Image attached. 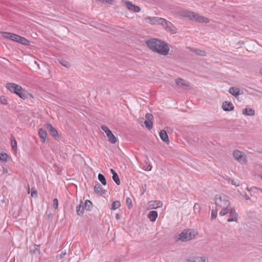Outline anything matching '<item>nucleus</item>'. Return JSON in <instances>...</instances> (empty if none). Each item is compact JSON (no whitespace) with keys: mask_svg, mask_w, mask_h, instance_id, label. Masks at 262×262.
Masks as SVG:
<instances>
[{"mask_svg":"<svg viewBox=\"0 0 262 262\" xmlns=\"http://www.w3.org/2000/svg\"><path fill=\"white\" fill-rule=\"evenodd\" d=\"M146 43L148 47L153 51L162 55H166L169 51V48L167 44L157 39L154 38L148 40Z\"/></svg>","mask_w":262,"mask_h":262,"instance_id":"1","label":"nucleus"},{"mask_svg":"<svg viewBox=\"0 0 262 262\" xmlns=\"http://www.w3.org/2000/svg\"><path fill=\"white\" fill-rule=\"evenodd\" d=\"M215 204L222 208L219 213L221 216H224L228 213V208L230 207V202L228 198L225 194H216L215 197Z\"/></svg>","mask_w":262,"mask_h":262,"instance_id":"2","label":"nucleus"},{"mask_svg":"<svg viewBox=\"0 0 262 262\" xmlns=\"http://www.w3.org/2000/svg\"><path fill=\"white\" fill-rule=\"evenodd\" d=\"M6 88L11 92L16 94L23 99H26L27 98L26 92L19 85L14 83H7Z\"/></svg>","mask_w":262,"mask_h":262,"instance_id":"3","label":"nucleus"},{"mask_svg":"<svg viewBox=\"0 0 262 262\" xmlns=\"http://www.w3.org/2000/svg\"><path fill=\"white\" fill-rule=\"evenodd\" d=\"M1 34L5 38L10 39L11 40L16 41L25 45L29 44V41L27 39L15 34L6 32H2Z\"/></svg>","mask_w":262,"mask_h":262,"instance_id":"4","label":"nucleus"},{"mask_svg":"<svg viewBox=\"0 0 262 262\" xmlns=\"http://www.w3.org/2000/svg\"><path fill=\"white\" fill-rule=\"evenodd\" d=\"M195 231L191 229L185 230L179 234L178 239L182 242L190 241L195 237Z\"/></svg>","mask_w":262,"mask_h":262,"instance_id":"5","label":"nucleus"},{"mask_svg":"<svg viewBox=\"0 0 262 262\" xmlns=\"http://www.w3.org/2000/svg\"><path fill=\"white\" fill-rule=\"evenodd\" d=\"M162 25L166 31L169 32L171 34H175L177 33V28L171 22L164 19V21H163Z\"/></svg>","mask_w":262,"mask_h":262,"instance_id":"6","label":"nucleus"},{"mask_svg":"<svg viewBox=\"0 0 262 262\" xmlns=\"http://www.w3.org/2000/svg\"><path fill=\"white\" fill-rule=\"evenodd\" d=\"M101 128L105 132L106 136L108 139V141L110 143L112 144H115L117 142V139L114 136V135L112 133L111 130L106 126L101 125Z\"/></svg>","mask_w":262,"mask_h":262,"instance_id":"7","label":"nucleus"},{"mask_svg":"<svg viewBox=\"0 0 262 262\" xmlns=\"http://www.w3.org/2000/svg\"><path fill=\"white\" fill-rule=\"evenodd\" d=\"M233 156L236 160L241 163H245L247 161L244 154L238 150L233 151Z\"/></svg>","mask_w":262,"mask_h":262,"instance_id":"8","label":"nucleus"},{"mask_svg":"<svg viewBox=\"0 0 262 262\" xmlns=\"http://www.w3.org/2000/svg\"><path fill=\"white\" fill-rule=\"evenodd\" d=\"M228 213H229V218L227 222H236L237 220L238 214L235 210L231 207L228 208Z\"/></svg>","mask_w":262,"mask_h":262,"instance_id":"9","label":"nucleus"},{"mask_svg":"<svg viewBox=\"0 0 262 262\" xmlns=\"http://www.w3.org/2000/svg\"><path fill=\"white\" fill-rule=\"evenodd\" d=\"M46 128L49 132L50 134L54 137H58V133L56 129L50 124L45 125Z\"/></svg>","mask_w":262,"mask_h":262,"instance_id":"10","label":"nucleus"},{"mask_svg":"<svg viewBox=\"0 0 262 262\" xmlns=\"http://www.w3.org/2000/svg\"><path fill=\"white\" fill-rule=\"evenodd\" d=\"M195 14V13L189 11H183L181 12V15L182 16L187 17L191 20H194Z\"/></svg>","mask_w":262,"mask_h":262,"instance_id":"11","label":"nucleus"},{"mask_svg":"<svg viewBox=\"0 0 262 262\" xmlns=\"http://www.w3.org/2000/svg\"><path fill=\"white\" fill-rule=\"evenodd\" d=\"M229 93L235 97H237L238 95L243 93V91L236 87H231L229 89Z\"/></svg>","mask_w":262,"mask_h":262,"instance_id":"12","label":"nucleus"},{"mask_svg":"<svg viewBox=\"0 0 262 262\" xmlns=\"http://www.w3.org/2000/svg\"><path fill=\"white\" fill-rule=\"evenodd\" d=\"M176 83L178 86L181 88H186L189 86V83L183 79L179 78L176 80Z\"/></svg>","mask_w":262,"mask_h":262,"instance_id":"13","label":"nucleus"},{"mask_svg":"<svg viewBox=\"0 0 262 262\" xmlns=\"http://www.w3.org/2000/svg\"><path fill=\"white\" fill-rule=\"evenodd\" d=\"M222 108L225 111H231L234 110V106L231 102L225 101L223 103Z\"/></svg>","mask_w":262,"mask_h":262,"instance_id":"14","label":"nucleus"},{"mask_svg":"<svg viewBox=\"0 0 262 262\" xmlns=\"http://www.w3.org/2000/svg\"><path fill=\"white\" fill-rule=\"evenodd\" d=\"M194 21L198 23H208L209 22V20L208 18L204 17L203 16L199 15L198 14L196 13Z\"/></svg>","mask_w":262,"mask_h":262,"instance_id":"15","label":"nucleus"},{"mask_svg":"<svg viewBox=\"0 0 262 262\" xmlns=\"http://www.w3.org/2000/svg\"><path fill=\"white\" fill-rule=\"evenodd\" d=\"M188 49L190 51L194 52L195 54L201 55V56H206V52L204 50H202L198 49H194L190 47H188Z\"/></svg>","mask_w":262,"mask_h":262,"instance_id":"16","label":"nucleus"},{"mask_svg":"<svg viewBox=\"0 0 262 262\" xmlns=\"http://www.w3.org/2000/svg\"><path fill=\"white\" fill-rule=\"evenodd\" d=\"M242 113L245 116H253L255 115V111L251 108H246L243 110Z\"/></svg>","mask_w":262,"mask_h":262,"instance_id":"17","label":"nucleus"},{"mask_svg":"<svg viewBox=\"0 0 262 262\" xmlns=\"http://www.w3.org/2000/svg\"><path fill=\"white\" fill-rule=\"evenodd\" d=\"M149 207L151 209H155L162 206V203L160 201H150L149 203Z\"/></svg>","mask_w":262,"mask_h":262,"instance_id":"18","label":"nucleus"},{"mask_svg":"<svg viewBox=\"0 0 262 262\" xmlns=\"http://www.w3.org/2000/svg\"><path fill=\"white\" fill-rule=\"evenodd\" d=\"M159 136L161 140L165 142H168L169 139L167 133L164 130H162L159 133Z\"/></svg>","mask_w":262,"mask_h":262,"instance_id":"19","label":"nucleus"},{"mask_svg":"<svg viewBox=\"0 0 262 262\" xmlns=\"http://www.w3.org/2000/svg\"><path fill=\"white\" fill-rule=\"evenodd\" d=\"M94 191L98 194L102 195L104 193L105 190L99 183H97L94 187Z\"/></svg>","mask_w":262,"mask_h":262,"instance_id":"20","label":"nucleus"},{"mask_svg":"<svg viewBox=\"0 0 262 262\" xmlns=\"http://www.w3.org/2000/svg\"><path fill=\"white\" fill-rule=\"evenodd\" d=\"M38 136L41 140L42 142H45L47 138L46 131L42 128H40L38 131Z\"/></svg>","mask_w":262,"mask_h":262,"instance_id":"21","label":"nucleus"},{"mask_svg":"<svg viewBox=\"0 0 262 262\" xmlns=\"http://www.w3.org/2000/svg\"><path fill=\"white\" fill-rule=\"evenodd\" d=\"M83 211L84 206L83 205V202L81 201L80 203L76 207V212L78 215L82 216L83 214Z\"/></svg>","mask_w":262,"mask_h":262,"instance_id":"22","label":"nucleus"},{"mask_svg":"<svg viewBox=\"0 0 262 262\" xmlns=\"http://www.w3.org/2000/svg\"><path fill=\"white\" fill-rule=\"evenodd\" d=\"M148 217L150 221L155 222L158 217V213L156 211H151L148 213Z\"/></svg>","mask_w":262,"mask_h":262,"instance_id":"23","label":"nucleus"},{"mask_svg":"<svg viewBox=\"0 0 262 262\" xmlns=\"http://www.w3.org/2000/svg\"><path fill=\"white\" fill-rule=\"evenodd\" d=\"M152 25H162L164 18L158 17H152Z\"/></svg>","mask_w":262,"mask_h":262,"instance_id":"24","label":"nucleus"},{"mask_svg":"<svg viewBox=\"0 0 262 262\" xmlns=\"http://www.w3.org/2000/svg\"><path fill=\"white\" fill-rule=\"evenodd\" d=\"M206 259L203 257H196L188 260V262H206Z\"/></svg>","mask_w":262,"mask_h":262,"instance_id":"25","label":"nucleus"},{"mask_svg":"<svg viewBox=\"0 0 262 262\" xmlns=\"http://www.w3.org/2000/svg\"><path fill=\"white\" fill-rule=\"evenodd\" d=\"M40 247L38 245H34L30 247V252L31 253H39Z\"/></svg>","mask_w":262,"mask_h":262,"instance_id":"26","label":"nucleus"},{"mask_svg":"<svg viewBox=\"0 0 262 262\" xmlns=\"http://www.w3.org/2000/svg\"><path fill=\"white\" fill-rule=\"evenodd\" d=\"M98 179L103 185H106V180L104 176L102 174L99 173V174L98 176Z\"/></svg>","mask_w":262,"mask_h":262,"instance_id":"27","label":"nucleus"},{"mask_svg":"<svg viewBox=\"0 0 262 262\" xmlns=\"http://www.w3.org/2000/svg\"><path fill=\"white\" fill-rule=\"evenodd\" d=\"M121 205L120 202L119 201H115L113 202L111 209L112 210H116Z\"/></svg>","mask_w":262,"mask_h":262,"instance_id":"28","label":"nucleus"},{"mask_svg":"<svg viewBox=\"0 0 262 262\" xmlns=\"http://www.w3.org/2000/svg\"><path fill=\"white\" fill-rule=\"evenodd\" d=\"M11 144L12 148L13 150H17V142L15 140L13 136H11Z\"/></svg>","mask_w":262,"mask_h":262,"instance_id":"29","label":"nucleus"},{"mask_svg":"<svg viewBox=\"0 0 262 262\" xmlns=\"http://www.w3.org/2000/svg\"><path fill=\"white\" fill-rule=\"evenodd\" d=\"M85 208L90 211L92 208V203L89 200H86L84 203Z\"/></svg>","mask_w":262,"mask_h":262,"instance_id":"30","label":"nucleus"},{"mask_svg":"<svg viewBox=\"0 0 262 262\" xmlns=\"http://www.w3.org/2000/svg\"><path fill=\"white\" fill-rule=\"evenodd\" d=\"M112 179L117 185H119L120 184V179L117 173H114Z\"/></svg>","mask_w":262,"mask_h":262,"instance_id":"31","label":"nucleus"},{"mask_svg":"<svg viewBox=\"0 0 262 262\" xmlns=\"http://www.w3.org/2000/svg\"><path fill=\"white\" fill-rule=\"evenodd\" d=\"M144 123L145 124V127L147 129H151L152 128L153 121H149L145 120Z\"/></svg>","mask_w":262,"mask_h":262,"instance_id":"32","label":"nucleus"},{"mask_svg":"<svg viewBox=\"0 0 262 262\" xmlns=\"http://www.w3.org/2000/svg\"><path fill=\"white\" fill-rule=\"evenodd\" d=\"M124 4L125 5L126 7L130 11H133L134 5L132 4L130 2L126 1H124Z\"/></svg>","mask_w":262,"mask_h":262,"instance_id":"33","label":"nucleus"},{"mask_svg":"<svg viewBox=\"0 0 262 262\" xmlns=\"http://www.w3.org/2000/svg\"><path fill=\"white\" fill-rule=\"evenodd\" d=\"M8 155L6 154L1 153L0 154V160L2 161L6 162L7 161Z\"/></svg>","mask_w":262,"mask_h":262,"instance_id":"34","label":"nucleus"},{"mask_svg":"<svg viewBox=\"0 0 262 262\" xmlns=\"http://www.w3.org/2000/svg\"><path fill=\"white\" fill-rule=\"evenodd\" d=\"M59 62L62 66L68 68L70 67V63L66 60L61 59L59 61Z\"/></svg>","mask_w":262,"mask_h":262,"instance_id":"35","label":"nucleus"},{"mask_svg":"<svg viewBox=\"0 0 262 262\" xmlns=\"http://www.w3.org/2000/svg\"><path fill=\"white\" fill-rule=\"evenodd\" d=\"M153 116L152 114L150 113H147L145 115V120L152 121H153Z\"/></svg>","mask_w":262,"mask_h":262,"instance_id":"36","label":"nucleus"},{"mask_svg":"<svg viewBox=\"0 0 262 262\" xmlns=\"http://www.w3.org/2000/svg\"><path fill=\"white\" fill-rule=\"evenodd\" d=\"M53 205L55 209H57L58 207V201L57 199L55 198L53 201Z\"/></svg>","mask_w":262,"mask_h":262,"instance_id":"37","label":"nucleus"},{"mask_svg":"<svg viewBox=\"0 0 262 262\" xmlns=\"http://www.w3.org/2000/svg\"><path fill=\"white\" fill-rule=\"evenodd\" d=\"M126 203L127 205L128 206V208H130L132 206V200L129 198H127L126 199Z\"/></svg>","mask_w":262,"mask_h":262,"instance_id":"38","label":"nucleus"},{"mask_svg":"<svg viewBox=\"0 0 262 262\" xmlns=\"http://www.w3.org/2000/svg\"><path fill=\"white\" fill-rule=\"evenodd\" d=\"M0 102L3 104H6L7 103L6 98L5 97V96H3L0 97Z\"/></svg>","mask_w":262,"mask_h":262,"instance_id":"39","label":"nucleus"},{"mask_svg":"<svg viewBox=\"0 0 262 262\" xmlns=\"http://www.w3.org/2000/svg\"><path fill=\"white\" fill-rule=\"evenodd\" d=\"M145 21L147 23H149V24H150L151 25H152V17H149V16H148V17H146L144 18Z\"/></svg>","mask_w":262,"mask_h":262,"instance_id":"40","label":"nucleus"},{"mask_svg":"<svg viewBox=\"0 0 262 262\" xmlns=\"http://www.w3.org/2000/svg\"><path fill=\"white\" fill-rule=\"evenodd\" d=\"M217 211L212 210L211 211V220L215 219L217 216Z\"/></svg>","mask_w":262,"mask_h":262,"instance_id":"41","label":"nucleus"},{"mask_svg":"<svg viewBox=\"0 0 262 262\" xmlns=\"http://www.w3.org/2000/svg\"><path fill=\"white\" fill-rule=\"evenodd\" d=\"M140 10V8L139 6L134 5L133 11L135 12H139Z\"/></svg>","mask_w":262,"mask_h":262,"instance_id":"42","label":"nucleus"},{"mask_svg":"<svg viewBox=\"0 0 262 262\" xmlns=\"http://www.w3.org/2000/svg\"><path fill=\"white\" fill-rule=\"evenodd\" d=\"M98 2H105L107 4H112L113 0H97Z\"/></svg>","mask_w":262,"mask_h":262,"instance_id":"43","label":"nucleus"},{"mask_svg":"<svg viewBox=\"0 0 262 262\" xmlns=\"http://www.w3.org/2000/svg\"><path fill=\"white\" fill-rule=\"evenodd\" d=\"M66 254H67V252H66V250L62 251L59 255L60 258L61 259V258H63L64 256L66 255Z\"/></svg>","mask_w":262,"mask_h":262,"instance_id":"44","label":"nucleus"},{"mask_svg":"<svg viewBox=\"0 0 262 262\" xmlns=\"http://www.w3.org/2000/svg\"><path fill=\"white\" fill-rule=\"evenodd\" d=\"M152 166L150 165H148L147 166L146 168L145 169L146 171H150L151 170Z\"/></svg>","mask_w":262,"mask_h":262,"instance_id":"45","label":"nucleus"},{"mask_svg":"<svg viewBox=\"0 0 262 262\" xmlns=\"http://www.w3.org/2000/svg\"><path fill=\"white\" fill-rule=\"evenodd\" d=\"M230 181H231V183L232 185H235V186H239V184H236L234 180L231 179V180Z\"/></svg>","mask_w":262,"mask_h":262,"instance_id":"46","label":"nucleus"},{"mask_svg":"<svg viewBox=\"0 0 262 262\" xmlns=\"http://www.w3.org/2000/svg\"><path fill=\"white\" fill-rule=\"evenodd\" d=\"M46 214L49 216V218L51 215V212L49 210H47V211H46Z\"/></svg>","mask_w":262,"mask_h":262,"instance_id":"47","label":"nucleus"},{"mask_svg":"<svg viewBox=\"0 0 262 262\" xmlns=\"http://www.w3.org/2000/svg\"><path fill=\"white\" fill-rule=\"evenodd\" d=\"M34 194H35L36 195H37V192L35 190H34L32 192V194H31L32 196H34Z\"/></svg>","mask_w":262,"mask_h":262,"instance_id":"48","label":"nucleus"},{"mask_svg":"<svg viewBox=\"0 0 262 262\" xmlns=\"http://www.w3.org/2000/svg\"><path fill=\"white\" fill-rule=\"evenodd\" d=\"M115 217H116V219L117 220H119L120 219V215H119V213H117V214H116Z\"/></svg>","mask_w":262,"mask_h":262,"instance_id":"49","label":"nucleus"},{"mask_svg":"<svg viewBox=\"0 0 262 262\" xmlns=\"http://www.w3.org/2000/svg\"><path fill=\"white\" fill-rule=\"evenodd\" d=\"M251 189H253V190H259L260 191L262 192V189H259L257 187H253V188H251Z\"/></svg>","mask_w":262,"mask_h":262,"instance_id":"50","label":"nucleus"},{"mask_svg":"<svg viewBox=\"0 0 262 262\" xmlns=\"http://www.w3.org/2000/svg\"><path fill=\"white\" fill-rule=\"evenodd\" d=\"M111 171L113 175L114 174V173H117L113 169H111Z\"/></svg>","mask_w":262,"mask_h":262,"instance_id":"51","label":"nucleus"},{"mask_svg":"<svg viewBox=\"0 0 262 262\" xmlns=\"http://www.w3.org/2000/svg\"><path fill=\"white\" fill-rule=\"evenodd\" d=\"M224 178L229 181L231 180V179L227 176H226V177H225Z\"/></svg>","mask_w":262,"mask_h":262,"instance_id":"52","label":"nucleus"},{"mask_svg":"<svg viewBox=\"0 0 262 262\" xmlns=\"http://www.w3.org/2000/svg\"><path fill=\"white\" fill-rule=\"evenodd\" d=\"M259 177L262 179V172L259 174Z\"/></svg>","mask_w":262,"mask_h":262,"instance_id":"53","label":"nucleus"},{"mask_svg":"<svg viewBox=\"0 0 262 262\" xmlns=\"http://www.w3.org/2000/svg\"><path fill=\"white\" fill-rule=\"evenodd\" d=\"M257 151L260 153H262V149L258 150Z\"/></svg>","mask_w":262,"mask_h":262,"instance_id":"54","label":"nucleus"},{"mask_svg":"<svg viewBox=\"0 0 262 262\" xmlns=\"http://www.w3.org/2000/svg\"><path fill=\"white\" fill-rule=\"evenodd\" d=\"M260 73L262 75V69L261 70H260Z\"/></svg>","mask_w":262,"mask_h":262,"instance_id":"55","label":"nucleus"},{"mask_svg":"<svg viewBox=\"0 0 262 262\" xmlns=\"http://www.w3.org/2000/svg\"><path fill=\"white\" fill-rule=\"evenodd\" d=\"M4 172H5V173H7V170H4Z\"/></svg>","mask_w":262,"mask_h":262,"instance_id":"56","label":"nucleus"}]
</instances>
